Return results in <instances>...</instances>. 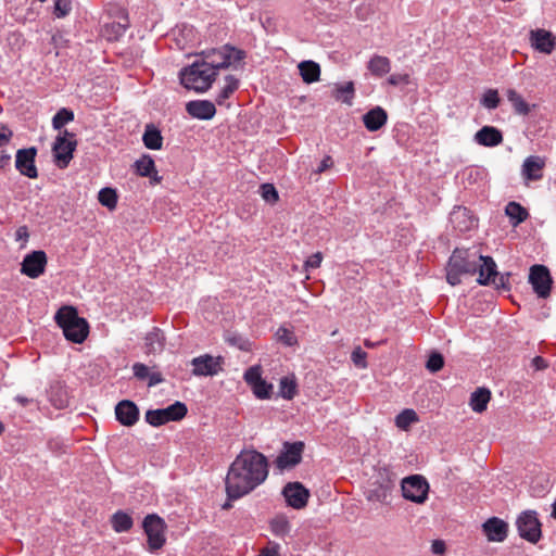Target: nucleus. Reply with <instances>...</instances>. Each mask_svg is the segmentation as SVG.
<instances>
[{"label": "nucleus", "mask_w": 556, "mask_h": 556, "mask_svg": "<svg viewBox=\"0 0 556 556\" xmlns=\"http://www.w3.org/2000/svg\"><path fill=\"white\" fill-rule=\"evenodd\" d=\"M268 475V460L257 451L240 453L231 464L226 486H258Z\"/></svg>", "instance_id": "nucleus-1"}, {"label": "nucleus", "mask_w": 556, "mask_h": 556, "mask_svg": "<svg viewBox=\"0 0 556 556\" xmlns=\"http://www.w3.org/2000/svg\"><path fill=\"white\" fill-rule=\"evenodd\" d=\"M56 325L63 330L66 340L83 343L88 333L89 325L85 318L78 316L73 306H62L54 316Z\"/></svg>", "instance_id": "nucleus-2"}, {"label": "nucleus", "mask_w": 556, "mask_h": 556, "mask_svg": "<svg viewBox=\"0 0 556 556\" xmlns=\"http://www.w3.org/2000/svg\"><path fill=\"white\" fill-rule=\"evenodd\" d=\"M200 61L217 74V71L230 66L236 68L245 59L247 53L242 49L224 45L217 49L202 51Z\"/></svg>", "instance_id": "nucleus-3"}, {"label": "nucleus", "mask_w": 556, "mask_h": 556, "mask_svg": "<svg viewBox=\"0 0 556 556\" xmlns=\"http://www.w3.org/2000/svg\"><path fill=\"white\" fill-rule=\"evenodd\" d=\"M478 256L468 250L455 249L446 267V280L451 286L462 282L463 275H473L478 270Z\"/></svg>", "instance_id": "nucleus-4"}, {"label": "nucleus", "mask_w": 556, "mask_h": 556, "mask_svg": "<svg viewBox=\"0 0 556 556\" xmlns=\"http://www.w3.org/2000/svg\"><path fill=\"white\" fill-rule=\"evenodd\" d=\"M179 78L185 88L197 92H205L214 83L216 73L211 71L200 60H197L190 66L180 71Z\"/></svg>", "instance_id": "nucleus-5"}, {"label": "nucleus", "mask_w": 556, "mask_h": 556, "mask_svg": "<svg viewBox=\"0 0 556 556\" xmlns=\"http://www.w3.org/2000/svg\"><path fill=\"white\" fill-rule=\"evenodd\" d=\"M305 444L302 441L283 442L279 455L274 462V473H282L285 470H290L299 465L302 460V455Z\"/></svg>", "instance_id": "nucleus-6"}, {"label": "nucleus", "mask_w": 556, "mask_h": 556, "mask_svg": "<svg viewBox=\"0 0 556 556\" xmlns=\"http://www.w3.org/2000/svg\"><path fill=\"white\" fill-rule=\"evenodd\" d=\"M142 528L148 539V549L150 552L159 551L165 545L167 526L163 518L156 514L147 515Z\"/></svg>", "instance_id": "nucleus-7"}, {"label": "nucleus", "mask_w": 556, "mask_h": 556, "mask_svg": "<svg viewBox=\"0 0 556 556\" xmlns=\"http://www.w3.org/2000/svg\"><path fill=\"white\" fill-rule=\"evenodd\" d=\"M187 413V405L180 401H176L165 408L147 410L144 419L152 427H161L169 421H179L184 419Z\"/></svg>", "instance_id": "nucleus-8"}, {"label": "nucleus", "mask_w": 556, "mask_h": 556, "mask_svg": "<svg viewBox=\"0 0 556 556\" xmlns=\"http://www.w3.org/2000/svg\"><path fill=\"white\" fill-rule=\"evenodd\" d=\"M77 141L75 135L68 130H63L56 138L52 147L55 165L64 169L68 166L76 150Z\"/></svg>", "instance_id": "nucleus-9"}, {"label": "nucleus", "mask_w": 556, "mask_h": 556, "mask_svg": "<svg viewBox=\"0 0 556 556\" xmlns=\"http://www.w3.org/2000/svg\"><path fill=\"white\" fill-rule=\"evenodd\" d=\"M516 527L519 535L523 540L532 544H535L541 540L542 523L540 522L535 510L522 511L516 520Z\"/></svg>", "instance_id": "nucleus-10"}, {"label": "nucleus", "mask_w": 556, "mask_h": 556, "mask_svg": "<svg viewBox=\"0 0 556 556\" xmlns=\"http://www.w3.org/2000/svg\"><path fill=\"white\" fill-rule=\"evenodd\" d=\"M529 282L539 298L546 299L551 294L553 279L549 269L545 265L531 266Z\"/></svg>", "instance_id": "nucleus-11"}, {"label": "nucleus", "mask_w": 556, "mask_h": 556, "mask_svg": "<svg viewBox=\"0 0 556 556\" xmlns=\"http://www.w3.org/2000/svg\"><path fill=\"white\" fill-rule=\"evenodd\" d=\"M224 357L204 354L191 361L194 376H215L223 370Z\"/></svg>", "instance_id": "nucleus-12"}, {"label": "nucleus", "mask_w": 556, "mask_h": 556, "mask_svg": "<svg viewBox=\"0 0 556 556\" xmlns=\"http://www.w3.org/2000/svg\"><path fill=\"white\" fill-rule=\"evenodd\" d=\"M37 149L30 147L27 149H20L15 156V168L21 175L35 179L38 177V170L35 165Z\"/></svg>", "instance_id": "nucleus-13"}, {"label": "nucleus", "mask_w": 556, "mask_h": 556, "mask_svg": "<svg viewBox=\"0 0 556 556\" xmlns=\"http://www.w3.org/2000/svg\"><path fill=\"white\" fill-rule=\"evenodd\" d=\"M46 265V253L43 251H33L24 257L21 264V273L35 279L45 273Z\"/></svg>", "instance_id": "nucleus-14"}, {"label": "nucleus", "mask_w": 556, "mask_h": 556, "mask_svg": "<svg viewBox=\"0 0 556 556\" xmlns=\"http://www.w3.org/2000/svg\"><path fill=\"white\" fill-rule=\"evenodd\" d=\"M531 47L545 54H551L556 48V36L546 29L536 28L529 33Z\"/></svg>", "instance_id": "nucleus-15"}, {"label": "nucleus", "mask_w": 556, "mask_h": 556, "mask_svg": "<svg viewBox=\"0 0 556 556\" xmlns=\"http://www.w3.org/2000/svg\"><path fill=\"white\" fill-rule=\"evenodd\" d=\"M139 415L138 406L130 400H123L115 406L116 420L125 427H131L137 424Z\"/></svg>", "instance_id": "nucleus-16"}, {"label": "nucleus", "mask_w": 556, "mask_h": 556, "mask_svg": "<svg viewBox=\"0 0 556 556\" xmlns=\"http://www.w3.org/2000/svg\"><path fill=\"white\" fill-rule=\"evenodd\" d=\"M482 531L490 542H504L508 535V523L501 518L491 517L482 523Z\"/></svg>", "instance_id": "nucleus-17"}, {"label": "nucleus", "mask_w": 556, "mask_h": 556, "mask_svg": "<svg viewBox=\"0 0 556 556\" xmlns=\"http://www.w3.org/2000/svg\"><path fill=\"white\" fill-rule=\"evenodd\" d=\"M187 113L198 119H212L216 114V108L208 100H192L186 104Z\"/></svg>", "instance_id": "nucleus-18"}, {"label": "nucleus", "mask_w": 556, "mask_h": 556, "mask_svg": "<svg viewBox=\"0 0 556 556\" xmlns=\"http://www.w3.org/2000/svg\"><path fill=\"white\" fill-rule=\"evenodd\" d=\"M478 283L481 286H489L494 282V277L497 274L496 264L491 256H478Z\"/></svg>", "instance_id": "nucleus-19"}, {"label": "nucleus", "mask_w": 556, "mask_h": 556, "mask_svg": "<svg viewBox=\"0 0 556 556\" xmlns=\"http://www.w3.org/2000/svg\"><path fill=\"white\" fill-rule=\"evenodd\" d=\"M475 141L482 147H496L503 142V134L494 126H483L475 134Z\"/></svg>", "instance_id": "nucleus-20"}, {"label": "nucleus", "mask_w": 556, "mask_h": 556, "mask_svg": "<svg viewBox=\"0 0 556 556\" xmlns=\"http://www.w3.org/2000/svg\"><path fill=\"white\" fill-rule=\"evenodd\" d=\"M545 162L538 155L528 156L522 164L521 174L527 180H540Z\"/></svg>", "instance_id": "nucleus-21"}, {"label": "nucleus", "mask_w": 556, "mask_h": 556, "mask_svg": "<svg viewBox=\"0 0 556 556\" xmlns=\"http://www.w3.org/2000/svg\"><path fill=\"white\" fill-rule=\"evenodd\" d=\"M388 121V114L381 106H376L363 115V123L367 130L377 131L382 128Z\"/></svg>", "instance_id": "nucleus-22"}, {"label": "nucleus", "mask_w": 556, "mask_h": 556, "mask_svg": "<svg viewBox=\"0 0 556 556\" xmlns=\"http://www.w3.org/2000/svg\"><path fill=\"white\" fill-rule=\"evenodd\" d=\"M282 495L288 506L294 509H302L309 498L308 489H282Z\"/></svg>", "instance_id": "nucleus-23"}, {"label": "nucleus", "mask_w": 556, "mask_h": 556, "mask_svg": "<svg viewBox=\"0 0 556 556\" xmlns=\"http://www.w3.org/2000/svg\"><path fill=\"white\" fill-rule=\"evenodd\" d=\"M451 222L459 231H467L477 226V219L469 215L466 207H458L451 214Z\"/></svg>", "instance_id": "nucleus-24"}, {"label": "nucleus", "mask_w": 556, "mask_h": 556, "mask_svg": "<svg viewBox=\"0 0 556 556\" xmlns=\"http://www.w3.org/2000/svg\"><path fill=\"white\" fill-rule=\"evenodd\" d=\"M369 73L375 77H382L391 71V61L389 58L374 54L366 64Z\"/></svg>", "instance_id": "nucleus-25"}, {"label": "nucleus", "mask_w": 556, "mask_h": 556, "mask_svg": "<svg viewBox=\"0 0 556 556\" xmlns=\"http://www.w3.org/2000/svg\"><path fill=\"white\" fill-rule=\"evenodd\" d=\"M142 141L147 149L160 150L163 146V136L161 130L152 123L147 124L142 135Z\"/></svg>", "instance_id": "nucleus-26"}, {"label": "nucleus", "mask_w": 556, "mask_h": 556, "mask_svg": "<svg viewBox=\"0 0 556 556\" xmlns=\"http://www.w3.org/2000/svg\"><path fill=\"white\" fill-rule=\"evenodd\" d=\"M505 214L509 217L513 227H517L529 217V212L520 203L510 201L505 206Z\"/></svg>", "instance_id": "nucleus-27"}, {"label": "nucleus", "mask_w": 556, "mask_h": 556, "mask_svg": "<svg viewBox=\"0 0 556 556\" xmlns=\"http://www.w3.org/2000/svg\"><path fill=\"white\" fill-rule=\"evenodd\" d=\"M491 400V392L486 388H478L470 395L469 405L476 413H482L486 409L488 403Z\"/></svg>", "instance_id": "nucleus-28"}, {"label": "nucleus", "mask_w": 556, "mask_h": 556, "mask_svg": "<svg viewBox=\"0 0 556 556\" xmlns=\"http://www.w3.org/2000/svg\"><path fill=\"white\" fill-rule=\"evenodd\" d=\"M300 75L304 83L312 84L319 80L320 66L314 61H303L299 64Z\"/></svg>", "instance_id": "nucleus-29"}, {"label": "nucleus", "mask_w": 556, "mask_h": 556, "mask_svg": "<svg viewBox=\"0 0 556 556\" xmlns=\"http://www.w3.org/2000/svg\"><path fill=\"white\" fill-rule=\"evenodd\" d=\"M144 344L148 353H157L164 349L165 337L161 329L153 328L146 338Z\"/></svg>", "instance_id": "nucleus-30"}, {"label": "nucleus", "mask_w": 556, "mask_h": 556, "mask_svg": "<svg viewBox=\"0 0 556 556\" xmlns=\"http://www.w3.org/2000/svg\"><path fill=\"white\" fill-rule=\"evenodd\" d=\"M333 97L336 100L341 101L348 105L353 104L355 97V86L353 81H346L345 84H336L333 90Z\"/></svg>", "instance_id": "nucleus-31"}, {"label": "nucleus", "mask_w": 556, "mask_h": 556, "mask_svg": "<svg viewBox=\"0 0 556 556\" xmlns=\"http://www.w3.org/2000/svg\"><path fill=\"white\" fill-rule=\"evenodd\" d=\"M506 97L513 105L515 113L526 116L531 112V106L529 103H527L522 96L515 89H508L506 91Z\"/></svg>", "instance_id": "nucleus-32"}, {"label": "nucleus", "mask_w": 556, "mask_h": 556, "mask_svg": "<svg viewBox=\"0 0 556 556\" xmlns=\"http://www.w3.org/2000/svg\"><path fill=\"white\" fill-rule=\"evenodd\" d=\"M239 88V79L233 75L225 77V85L216 96L217 104L222 105Z\"/></svg>", "instance_id": "nucleus-33"}, {"label": "nucleus", "mask_w": 556, "mask_h": 556, "mask_svg": "<svg viewBox=\"0 0 556 556\" xmlns=\"http://www.w3.org/2000/svg\"><path fill=\"white\" fill-rule=\"evenodd\" d=\"M418 420L417 413L412 408H406L395 417V426L401 430H408V428Z\"/></svg>", "instance_id": "nucleus-34"}, {"label": "nucleus", "mask_w": 556, "mask_h": 556, "mask_svg": "<svg viewBox=\"0 0 556 556\" xmlns=\"http://www.w3.org/2000/svg\"><path fill=\"white\" fill-rule=\"evenodd\" d=\"M112 527L118 533L127 532L132 527V519L124 511H116L112 516Z\"/></svg>", "instance_id": "nucleus-35"}, {"label": "nucleus", "mask_w": 556, "mask_h": 556, "mask_svg": "<svg viewBox=\"0 0 556 556\" xmlns=\"http://www.w3.org/2000/svg\"><path fill=\"white\" fill-rule=\"evenodd\" d=\"M136 173L141 176H152L155 168L154 160L149 154H143L139 160L135 162Z\"/></svg>", "instance_id": "nucleus-36"}, {"label": "nucleus", "mask_w": 556, "mask_h": 556, "mask_svg": "<svg viewBox=\"0 0 556 556\" xmlns=\"http://www.w3.org/2000/svg\"><path fill=\"white\" fill-rule=\"evenodd\" d=\"M296 381L292 377H282L279 382V395L285 400H292L296 394Z\"/></svg>", "instance_id": "nucleus-37"}, {"label": "nucleus", "mask_w": 556, "mask_h": 556, "mask_svg": "<svg viewBox=\"0 0 556 556\" xmlns=\"http://www.w3.org/2000/svg\"><path fill=\"white\" fill-rule=\"evenodd\" d=\"M74 118L75 115L71 109L62 108L52 117V127L55 130H61L67 123L73 122Z\"/></svg>", "instance_id": "nucleus-38"}, {"label": "nucleus", "mask_w": 556, "mask_h": 556, "mask_svg": "<svg viewBox=\"0 0 556 556\" xmlns=\"http://www.w3.org/2000/svg\"><path fill=\"white\" fill-rule=\"evenodd\" d=\"M98 200L101 205L114 210L117 205V193L114 189L105 187L99 191Z\"/></svg>", "instance_id": "nucleus-39"}, {"label": "nucleus", "mask_w": 556, "mask_h": 556, "mask_svg": "<svg viewBox=\"0 0 556 556\" xmlns=\"http://www.w3.org/2000/svg\"><path fill=\"white\" fill-rule=\"evenodd\" d=\"M405 500L417 504L424 503L428 498L429 489H400Z\"/></svg>", "instance_id": "nucleus-40"}, {"label": "nucleus", "mask_w": 556, "mask_h": 556, "mask_svg": "<svg viewBox=\"0 0 556 556\" xmlns=\"http://www.w3.org/2000/svg\"><path fill=\"white\" fill-rule=\"evenodd\" d=\"M290 522L285 516H277L270 521V529L277 536H285L290 532Z\"/></svg>", "instance_id": "nucleus-41"}, {"label": "nucleus", "mask_w": 556, "mask_h": 556, "mask_svg": "<svg viewBox=\"0 0 556 556\" xmlns=\"http://www.w3.org/2000/svg\"><path fill=\"white\" fill-rule=\"evenodd\" d=\"M253 394L260 400H268L273 394V384L262 379L251 387Z\"/></svg>", "instance_id": "nucleus-42"}, {"label": "nucleus", "mask_w": 556, "mask_h": 556, "mask_svg": "<svg viewBox=\"0 0 556 556\" xmlns=\"http://www.w3.org/2000/svg\"><path fill=\"white\" fill-rule=\"evenodd\" d=\"M276 337L286 346H293L298 343L294 332L286 327H279Z\"/></svg>", "instance_id": "nucleus-43"}, {"label": "nucleus", "mask_w": 556, "mask_h": 556, "mask_svg": "<svg viewBox=\"0 0 556 556\" xmlns=\"http://www.w3.org/2000/svg\"><path fill=\"white\" fill-rule=\"evenodd\" d=\"M252 489H226L227 501L222 505L223 509H230L232 507L231 502L243 497L249 494Z\"/></svg>", "instance_id": "nucleus-44"}, {"label": "nucleus", "mask_w": 556, "mask_h": 556, "mask_svg": "<svg viewBox=\"0 0 556 556\" xmlns=\"http://www.w3.org/2000/svg\"><path fill=\"white\" fill-rule=\"evenodd\" d=\"M481 104L489 109L494 110L500 104L498 92L495 89H489L482 97Z\"/></svg>", "instance_id": "nucleus-45"}, {"label": "nucleus", "mask_w": 556, "mask_h": 556, "mask_svg": "<svg viewBox=\"0 0 556 556\" xmlns=\"http://www.w3.org/2000/svg\"><path fill=\"white\" fill-rule=\"evenodd\" d=\"M388 489H368L364 495L368 502L388 503Z\"/></svg>", "instance_id": "nucleus-46"}, {"label": "nucleus", "mask_w": 556, "mask_h": 556, "mask_svg": "<svg viewBox=\"0 0 556 556\" xmlns=\"http://www.w3.org/2000/svg\"><path fill=\"white\" fill-rule=\"evenodd\" d=\"M243 379L250 387L261 381L263 379L261 366L255 365L248 368L243 375Z\"/></svg>", "instance_id": "nucleus-47"}, {"label": "nucleus", "mask_w": 556, "mask_h": 556, "mask_svg": "<svg viewBox=\"0 0 556 556\" xmlns=\"http://www.w3.org/2000/svg\"><path fill=\"white\" fill-rule=\"evenodd\" d=\"M444 366V358L442 356V354L438 353V352H433L432 354H430L427 363H426V368L430 371V372H437L439 370H441Z\"/></svg>", "instance_id": "nucleus-48"}, {"label": "nucleus", "mask_w": 556, "mask_h": 556, "mask_svg": "<svg viewBox=\"0 0 556 556\" xmlns=\"http://www.w3.org/2000/svg\"><path fill=\"white\" fill-rule=\"evenodd\" d=\"M351 359L353 364L361 369H365L368 366L367 353L362 350L361 346H356L351 353Z\"/></svg>", "instance_id": "nucleus-49"}, {"label": "nucleus", "mask_w": 556, "mask_h": 556, "mask_svg": "<svg viewBox=\"0 0 556 556\" xmlns=\"http://www.w3.org/2000/svg\"><path fill=\"white\" fill-rule=\"evenodd\" d=\"M400 486H429V483L421 475H410L401 479Z\"/></svg>", "instance_id": "nucleus-50"}, {"label": "nucleus", "mask_w": 556, "mask_h": 556, "mask_svg": "<svg viewBox=\"0 0 556 556\" xmlns=\"http://www.w3.org/2000/svg\"><path fill=\"white\" fill-rule=\"evenodd\" d=\"M379 476L383 479V481L377 480L374 484H378V486H388L394 485L397 477L390 469L383 467L379 469Z\"/></svg>", "instance_id": "nucleus-51"}, {"label": "nucleus", "mask_w": 556, "mask_h": 556, "mask_svg": "<svg viewBox=\"0 0 556 556\" xmlns=\"http://www.w3.org/2000/svg\"><path fill=\"white\" fill-rule=\"evenodd\" d=\"M72 11V0H55L53 14L59 17H65Z\"/></svg>", "instance_id": "nucleus-52"}, {"label": "nucleus", "mask_w": 556, "mask_h": 556, "mask_svg": "<svg viewBox=\"0 0 556 556\" xmlns=\"http://www.w3.org/2000/svg\"><path fill=\"white\" fill-rule=\"evenodd\" d=\"M261 194L269 203L276 202L279 198L276 188L271 184H263L261 186Z\"/></svg>", "instance_id": "nucleus-53"}, {"label": "nucleus", "mask_w": 556, "mask_h": 556, "mask_svg": "<svg viewBox=\"0 0 556 556\" xmlns=\"http://www.w3.org/2000/svg\"><path fill=\"white\" fill-rule=\"evenodd\" d=\"M409 81H410V77L406 73H394V74H391L387 79V83L394 87L400 86V85H408Z\"/></svg>", "instance_id": "nucleus-54"}, {"label": "nucleus", "mask_w": 556, "mask_h": 556, "mask_svg": "<svg viewBox=\"0 0 556 556\" xmlns=\"http://www.w3.org/2000/svg\"><path fill=\"white\" fill-rule=\"evenodd\" d=\"M509 273L500 274L497 271L496 276L494 277V282H491V285L494 286L496 289L509 290Z\"/></svg>", "instance_id": "nucleus-55"}, {"label": "nucleus", "mask_w": 556, "mask_h": 556, "mask_svg": "<svg viewBox=\"0 0 556 556\" xmlns=\"http://www.w3.org/2000/svg\"><path fill=\"white\" fill-rule=\"evenodd\" d=\"M132 371H134V376L138 379V380H148V377H149V374H150V370H149V367L142 363H135L132 365Z\"/></svg>", "instance_id": "nucleus-56"}, {"label": "nucleus", "mask_w": 556, "mask_h": 556, "mask_svg": "<svg viewBox=\"0 0 556 556\" xmlns=\"http://www.w3.org/2000/svg\"><path fill=\"white\" fill-rule=\"evenodd\" d=\"M227 341L229 344L238 346L241 351L250 350V342L239 334H233L231 337H228Z\"/></svg>", "instance_id": "nucleus-57"}, {"label": "nucleus", "mask_w": 556, "mask_h": 556, "mask_svg": "<svg viewBox=\"0 0 556 556\" xmlns=\"http://www.w3.org/2000/svg\"><path fill=\"white\" fill-rule=\"evenodd\" d=\"M323 261V254L321 252H316L312 254L305 262H304V268L305 270L315 269L318 268Z\"/></svg>", "instance_id": "nucleus-58"}, {"label": "nucleus", "mask_w": 556, "mask_h": 556, "mask_svg": "<svg viewBox=\"0 0 556 556\" xmlns=\"http://www.w3.org/2000/svg\"><path fill=\"white\" fill-rule=\"evenodd\" d=\"M12 136L13 132L8 128V126L0 124V147L7 144Z\"/></svg>", "instance_id": "nucleus-59"}, {"label": "nucleus", "mask_w": 556, "mask_h": 556, "mask_svg": "<svg viewBox=\"0 0 556 556\" xmlns=\"http://www.w3.org/2000/svg\"><path fill=\"white\" fill-rule=\"evenodd\" d=\"M128 27H129V21H128L127 15H125V24H122L121 22H118L116 24L115 23L112 24V28H113L116 37L123 36L126 33V30L128 29Z\"/></svg>", "instance_id": "nucleus-60"}, {"label": "nucleus", "mask_w": 556, "mask_h": 556, "mask_svg": "<svg viewBox=\"0 0 556 556\" xmlns=\"http://www.w3.org/2000/svg\"><path fill=\"white\" fill-rule=\"evenodd\" d=\"M531 366L535 370H544L548 367V362L545 358H543L542 356H535L531 361Z\"/></svg>", "instance_id": "nucleus-61"}, {"label": "nucleus", "mask_w": 556, "mask_h": 556, "mask_svg": "<svg viewBox=\"0 0 556 556\" xmlns=\"http://www.w3.org/2000/svg\"><path fill=\"white\" fill-rule=\"evenodd\" d=\"M163 381H164V378L161 372L154 371V372L149 374V377H148V386L149 387H154L156 384L162 383Z\"/></svg>", "instance_id": "nucleus-62"}, {"label": "nucleus", "mask_w": 556, "mask_h": 556, "mask_svg": "<svg viewBox=\"0 0 556 556\" xmlns=\"http://www.w3.org/2000/svg\"><path fill=\"white\" fill-rule=\"evenodd\" d=\"M431 551L433 554L442 555L445 552V543L442 540H434L431 544Z\"/></svg>", "instance_id": "nucleus-63"}, {"label": "nucleus", "mask_w": 556, "mask_h": 556, "mask_svg": "<svg viewBox=\"0 0 556 556\" xmlns=\"http://www.w3.org/2000/svg\"><path fill=\"white\" fill-rule=\"evenodd\" d=\"M330 166H332V160L330 156L324 157V160L320 162L319 166L316 169V173H323L326 169H328Z\"/></svg>", "instance_id": "nucleus-64"}]
</instances>
